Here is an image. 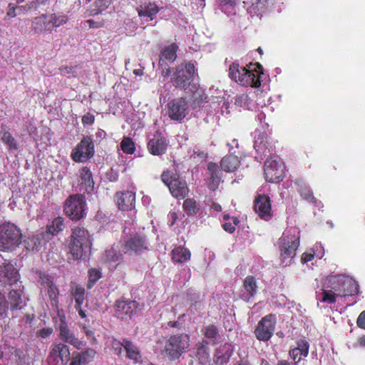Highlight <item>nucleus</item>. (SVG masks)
Masks as SVG:
<instances>
[{
  "label": "nucleus",
  "mask_w": 365,
  "mask_h": 365,
  "mask_svg": "<svg viewBox=\"0 0 365 365\" xmlns=\"http://www.w3.org/2000/svg\"><path fill=\"white\" fill-rule=\"evenodd\" d=\"M167 140L160 135H155L148 143V149L153 155H160L167 150Z\"/></svg>",
  "instance_id": "obj_22"
},
{
  "label": "nucleus",
  "mask_w": 365,
  "mask_h": 365,
  "mask_svg": "<svg viewBox=\"0 0 365 365\" xmlns=\"http://www.w3.org/2000/svg\"><path fill=\"white\" fill-rule=\"evenodd\" d=\"M94 122V116L91 113L84 115L82 118V123L84 125H91Z\"/></svg>",
  "instance_id": "obj_61"
},
{
  "label": "nucleus",
  "mask_w": 365,
  "mask_h": 365,
  "mask_svg": "<svg viewBox=\"0 0 365 365\" xmlns=\"http://www.w3.org/2000/svg\"><path fill=\"white\" fill-rule=\"evenodd\" d=\"M122 254L119 251V245H113L106 250L102 257L103 260L108 263L111 267H116L122 261Z\"/></svg>",
  "instance_id": "obj_25"
},
{
  "label": "nucleus",
  "mask_w": 365,
  "mask_h": 365,
  "mask_svg": "<svg viewBox=\"0 0 365 365\" xmlns=\"http://www.w3.org/2000/svg\"><path fill=\"white\" fill-rule=\"evenodd\" d=\"M91 247V235L83 227H75L72 230L69 242V250L73 259H78L90 251Z\"/></svg>",
  "instance_id": "obj_3"
},
{
  "label": "nucleus",
  "mask_w": 365,
  "mask_h": 365,
  "mask_svg": "<svg viewBox=\"0 0 365 365\" xmlns=\"http://www.w3.org/2000/svg\"><path fill=\"white\" fill-rule=\"evenodd\" d=\"M34 2L30 3L29 4H26L25 6L16 7L14 5V4L10 3L7 7L6 16L9 18H14L16 16L17 14L16 13V9H24L28 11L31 9L33 6Z\"/></svg>",
  "instance_id": "obj_48"
},
{
  "label": "nucleus",
  "mask_w": 365,
  "mask_h": 365,
  "mask_svg": "<svg viewBox=\"0 0 365 365\" xmlns=\"http://www.w3.org/2000/svg\"><path fill=\"white\" fill-rule=\"evenodd\" d=\"M207 342L205 341H199L195 345V349L197 350V354L199 356H202V357H207Z\"/></svg>",
  "instance_id": "obj_54"
},
{
  "label": "nucleus",
  "mask_w": 365,
  "mask_h": 365,
  "mask_svg": "<svg viewBox=\"0 0 365 365\" xmlns=\"http://www.w3.org/2000/svg\"><path fill=\"white\" fill-rule=\"evenodd\" d=\"M208 170L210 172V181L209 182V187L212 190H215L217 188L220 182V178L217 175V167L214 163H210L208 165Z\"/></svg>",
  "instance_id": "obj_37"
},
{
  "label": "nucleus",
  "mask_w": 365,
  "mask_h": 365,
  "mask_svg": "<svg viewBox=\"0 0 365 365\" xmlns=\"http://www.w3.org/2000/svg\"><path fill=\"white\" fill-rule=\"evenodd\" d=\"M58 316L60 319L59 336L61 340L66 343L71 344L78 349H81L86 345V342L78 339L76 337L74 334L71 331L68 325L65 322V315L63 313Z\"/></svg>",
  "instance_id": "obj_15"
},
{
  "label": "nucleus",
  "mask_w": 365,
  "mask_h": 365,
  "mask_svg": "<svg viewBox=\"0 0 365 365\" xmlns=\"http://www.w3.org/2000/svg\"><path fill=\"white\" fill-rule=\"evenodd\" d=\"M276 324V317L269 314L263 317L258 323L255 331V336L260 341H268L272 336Z\"/></svg>",
  "instance_id": "obj_12"
},
{
  "label": "nucleus",
  "mask_w": 365,
  "mask_h": 365,
  "mask_svg": "<svg viewBox=\"0 0 365 365\" xmlns=\"http://www.w3.org/2000/svg\"><path fill=\"white\" fill-rule=\"evenodd\" d=\"M0 280L13 284L18 281L19 273L14 265L5 261L0 264Z\"/></svg>",
  "instance_id": "obj_23"
},
{
  "label": "nucleus",
  "mask_w": 365,
  "mask_h": 365,
  "mask_svg": "<svg viewBox=\"0 0 365 365\" xmlns=\"http://www.w3.org/2000/svg\"><path fill=\"white\" fill-rule=\"evenodd\" d=\"M183 210L188 215H194L199 210L195 200L187 198L183 202Z\"/></svg>",
  "instance_id": "obj_44"
},
{
  "label": "nucleus",
  "mask_w": 365,
  "mask_h": 365,
  "mask_svg": "<svg viewBox=\"0 0 365 365\" xmlns=\"http://www.w3.org/2000/svg\"><path fill=\"white\" fill-rule=\"evenodd\" d=\"M111 0H97L95 4L98 9L97 13H101L106 9L110 4Z\"/></svg>",
  "instance_id": "obj_56"
},
{
  "label": "nucleus",
  "mask_w": 365,
  "mask_h": 365,
  "mask_svg": "<svg viewBox=\"0 0 365 365\" xmlns=\"http://www.w3.org/2000/svg\"><path fill=\"white\" fill-rule=\"evenodd\" d=\"M343 278V275H331L327 277L323 284L322 292L317 293V299L322 302L334 303L336 297H341Z\"/></svg>",
  "instance_id": "obj_4"
},
{
  "label": "nucleus",
  "mask_w": 365,
  "mask_h": 365,
  "mask_svg": "<svg viewBox=\"0 0 365 365\" xmlns=\"http://www.w3.org/2000/svg\"><path fill=\"white\" fill-rule=\"evenodd\" d=\"M160 10L155 2H145L136 8L138 16L145 21L153 20Z\"/></svg>",
  "instance_id": "obj_20"
},
{
  "label": "nucleus",
  "mask_w": 365,
  "mask_h": 365,
  "mask_svg": "<svg viewBox=\"0 0 365 365\" xmlns=\"http://www.w3.org/2000/svg\"><path fill=\"white\" fill-rule=\"evenodd\" d=\"M190 336L187 334H175L169 337L165 344V353L170 360H175L187 351L190 346Z\"/></svg>",
  "instance_id": "obj_6"
},
{
  "label": "nucleus",
  "mask_w": 365,
  "mask_h": 365,
  "mask_svg": "<svg viewBox=\"0 0 365 365\" xmlns=\"http://www.w3.org/2000/svg\"><path fill=\"white\" fill-rule=\"evenodd\" d=\"M162 181L168 187L171 195L177 199H184L189 192L186 181L179 175L173 173L163 172Z\"/></svg>",
  "instance_id": "obj_7"
},
{
  "label": "nucleus",
  "mask_w": 365,
  "mask_h": 365,
  "mask_svg": "<svg viewBox=\"0 0 365 365\" xmlns=\"http://www.w3.org/2000/svg\"><path fill=\"white\" fill-rule=\"evenodd\" d=\"M190 91L192 93V99L195 106H200L206 100V96L204 90L200 88L196 83L190 86Z\"/></svg>",
  "instance_id": "obj_35"
},
{
  "label": "nucleus",
  "mask_w": 365,
  "mask_h": 365,
  "mask_svg": "<svg viewBox=\"0 0 365 365\" xmlns=\"http://www.w3.org/2000/svg\"><path fill=\"white\" fill-rule=\"evenodd\" d=\"M248 101V96L246 94H242L240 96H237L235 98V104L243 107L245 106Z\"/></svg>",
  "instance_id": "obj_59"
},
{
  "label": "nucleus",
  "mask_w": 365,
  "mask_h": 365,
  "mask_svg": "<svg viewBox=\"0 0 365 365\" xmlns=\"http://www.w3.org/2000/svg\"><path fill=\"white\" fill-rule=\"evenodd\" d=\"M47 289L48 296L50 299L51 305L56 310L58 315L63 313V311L58 309V288L54 285L46 287Z\"/></svg>",
  "instance_id": "obj_34"
},
{
  "label": "nucleus",
  "mask_w": 365,
  "mask_h": 365,
  "mask_svg": "<svg viewBox=\"0 0 365 365\" xmlns=\"http://www.w3.org/2000/svg\"><path fill=\"white\" fill-rule=\"evenodd\" d=\"M89 274V281L88 284V287L91 288L93 284L96 283L101 277V272L99 269L92 268L88 272Z\"/></svg>",
  "instance_id": "obj_52"
},
{
  "label": "nucleus",
  "mask_w": 365,
  "mask_h": 365,
  "mask_svg": "<svg viewBox=\"0 0 365 365\" xmlns=\"http://www.w3.org/2000/svg\"><path fill=\"white\" fill-rule=\"evenodd\" d=\"M48 23H50L51 29L53 27L57 28L64 25L68 21V16L64 14H48Z\"/></svg>",
  "instance_id": "obj_39"
},
{
  "label": "nucleus",
  "mask_w": 365,
  "mask_h": 365,
  "mask_svg": "<svg viewBox=\"0 0 365 365\" xmlns=\"http://www.w3.org/2000/svg\"><path fill=\"white\" fill-rule=\"evenodd\" d=\"M309 347L308 342L302 339L297 341L296 348L289 351V356L295 361V365H299L301 360L307 356Z\"/></svg>",
  "instance_id": "obj_24"
},
{
  "label": "nucleus",
  "mask_w": 365,
  "mask_h": 365,
  "mask_svg": "<svg viewBox=\"0 0 365 365\" xmlns=\"http://www.w3.org/2000/svg\"><path fill=\"white\" fill-rule=\"evenodd\" d=\"M36 274L39 278L41 284L44 287H48L53 284V279L51 276L46 274L45 272L37 271Z\"/></svg>",
  "instance_id": "obj_49"
},
{
  "label": "nucleus",
  "mask_w": 365,
  "mask_h": 365,
  "mask_svg": "<svg viewBox=\"0 0 365 365\" xmlns=\"http://www.w3.org/2000/svg\"><path fill=\"white\" fill-rule=\"evenodd\" d=\"M96 354V352L94 349L88 348L78 354L81 358V359L83 361V364H86L93 359Z\"/></svg>",
  "instance_id": "obj_51"
},
{
  "label": "nucleus",
  "mask_w": 365,
  "mask_h": 365,
  "mask_svg": "<svg viewBox=\"0 0 365 365\" xmlns=\"http://www.w3.org/2000/svg\"><path fill=\"white\" fill-rule=\"evenodd\" d=\"M168 115L173 120L180 121L189 113L187 103L183 98L170 101L168 105Z\"/></svg>",
  "instance_id": "obj_14"
},
{
  "label": "nucleus",
  "mask_w": 365,
  "mask_h": 365,
  "mask_svg": "<svg viewBox=\"0 0 365 365\" xmlns=\"http://www.w3.org/2000/svg\"><path fill=\"white\" fill-rule=\"evenodd\" d=\"M124 253L130 252L138 254L148 249V245L145 238L139 235H134L125 239L121 245Z\"/></svg>",
  "instance_id": "obj_17"
},
{
  "label": "nucleus",
  "mask_w": 365,
  "mask_h": 365,
  "mask_svg": "<svg viewBox=\"0 0 365 365\" xmlns=\"http://www.w3.org/2000/svg\"><path fill=\"white\" fill-rule=\"evenodd\" d=\"M224 220L226 221L223 224V228L225 231L232 233L235 230V226L240 222V221L235 217H230L228 215H224Z\"/></svg>",
  "instance_id": "obj_47"
},
{
  "label": "nucleus",
  "mask_w": 365,
  "mask_h": 365,
  "mask_svg": "<svg viewBox=\"0 0 365 365\" xmlns=\"http://www.w3.org/2000/svg\"><path fill=\"white\" fill-rule=\"evenodd\" d=\"M88 24L90 28H101L103 26V24L100 21H96L92 19H88L86 21Z\"/></svg>",
  "instance_id": "obj_64"
},
{
  "label": "nucleus",
  "mask_w": 365,
  "mask_h": 365,
  "mask_svg": "<svg viewBox=\"0 0 365 365\" xmlns=\"http://www.w3.org/2000/svg\"><path fill=\"white\" fill-rule=\"evenodd\" d=\"M138 304L135 301L117 300L115 304V314L120 319L130 318L136 312Z\"/></svg>",
  "instance_id": "obj_18"
},
{
  "label": "nucleus",
  "mask_w": 365,
  "mask_h": 365,
  "mask_svg": "<svg viewBox=\"0 0 365 365\" xmlns=\"http://www.w3.org/2000/svg\"><path fill=\"white\" fill-rule=\"evenodd\" d=\"M21 242L20 230L14 224L4 223L0 225V250L11 251Z\"/></svg>",
  "instance_id": "obj_5"
},
{
  "label": "nucleus",
  "mask_w": 365,
  "mask_h": 365,
  "mask_svg": "<svg viewBox=\"0 0 365 365\" xmlns=\"http://www.w3.org/2000/svg\"><path fill=\"white\" fill-rule=\"evenodd\" d=\"M356 323L360 328L365 329V310L359 314Z\"/></svg>",
  "instance_id": "obj_63"
},
{
  "label": "nucleus",
  "mask_w": 365,
  "mask_h": 365,
  "mask_svg": "<svg viewBox=\"0 0 365 365\" xmlns=\"http://www.w3.org/2000/svg\"><path fill=\"white\" fill-rule=\"evenodd\" d=\"M299 230L296 227L287 228L279 239L278 247L280 259L284 266L289 265L295 257L296 251L299 245Z\"/></svg>",
  "instance_id": "obj_1"
},
{
  "label": "nucleus",
  "mask_w": 365,
  "mask_h": 365,
  "mask_svg": "<svg viewBox=\"0 0 365 365\" xmlns=\"http://www.w3.org/2000/svg\"><path fill=\"white\" fill-rule=\"evenodd\" d=\"M195 66L192 63H182L178 66L172 76L171 80L173 85L178 88H186L191 86L194 79Z\"/></svg>",
  "instance_id": "obj_8"
},
{
  "label": "nucleus",
  "mask_w": 365,
  "mask_h": 365,
  "mask_svg": "<svg viewBox=\"0 0 365 365\" xmlns=\"http://www.w3.org/2000/svg\"><path fill=\"white\" fill-rule=\"evenodd\" d=\"M240 165V160L235 155H227L221 160V168L226 172L235 171Z\"/></svg>",
  "instance_id": "obj_32"
},
{
  "label": "nucleus",
  "mask_w": 365,
  "mask_h": 365,
  "mask_svg": "<svg viewBox=\"0 0 365 365\" xmlns=\"http://www.w3.org/2000/svg\"><path fill=\"white\" fill-rule=\"evenodd\" d=\"M220 9L227 16L235 14L236 0H218Z\"/></svg>",
  "instance_id": "obj_38"
},
{
  "label": "nucleus",
  "mask_w": 365,
  "mask_h": 365,
  "mask_svg": "<svg viewBox=\"0 0 365 365\" xmlns=\"http://www.w3.org/2000/svg\"><path fill=\"white\" fill-rule=\"evenodd\" d=\"M268 0H252L251 5L247 8V12L252 17L261 18L267 10Z\"/></svg>",
  "instance_id": "obj_30"
},
{
  "label": "nucleus",
  "mask_w": 365,
  "mask_h": 365,
  "mask_svg": "<svg viewBox=\"0 0 365 365\" xmlns=\"http://www.w3.org/2000/svg\"><path fill=\"white\" fill-rule=\"evenodd\" d=\"M70 360V350L65 344L53 343L51 346L47 361L50 365H66Z\"/></svg>",
  "instance_id": "obj_11"
},
{
  "label": "nucleus",
  "mask_w": 365,
  "mask_h": 365,
  "mask_svg": "<svg viewBox=\"0 0 365 365\" xmlns=\"http://www.w3.org/2000/svg\"><path fill=\"white\" fill-rule=\"evenodd\" d=\"M190 252L182 247H175L172 252V258L176 262L183 263L190 259Z\"/></svg>",
  "instance_id": "obj_33"
},
{
  "label": "nucleus",
  "mask_w": 365,
  "mask_h": 365,
  "mask_svg": "<svg viewBox=\"0 0 365 365\" xmlns=\"http://www.w3.org/2000/svg\"><path fill=\"white\" fill-rule=\"evenodd\" d=\"M109 344L113 354L116 355H120L123 349H124V339L123 341H120L115 339H111Z\"/></svg>",
  "instance_id": "obj_50"
},
{
  "label": "nucleus",
  "mask_w": 365,
  "mask_h": 365,
  "mask_svg": "<svg viewBox=\"0 0 365 365\" xmlns=\"http://www.w3.org/2000/svg\"><path fill=\"white\" fill-rule=\"evenodd\" d=\"M64 210L66 214L73 220L82 218L86 212V201L82 195L69 196L65 202Z\"/></svg>",
  "instance_id": "obj_9"
},
{
  "label": "nucleus",
  "mask_w": 365,
  "mask_h": 365,
  "mask_svg": "<svg viewBox=\"0 0 365 365\" xmlns=\"http://www.w3.org/2000/svg\"><path fill=\"white\" fill-rule=\"evenodd\" d=\"M244 290L242 293V297L248 301L257 293V282L253 277H247L244 280Z\"/></svg>",
  "instance_id": "obj_29"
},
{
  "label": "nucleus",
  "mask_w": 365,
  "mask_h": 365,
  "mask_svg": "<svg viewBox=\"0 0 365 365\" xmlns=\"http://www.w3.org/2000/svg\"><path fill=\"white\" fill-rule=\"evenodd\" d=\"M202 331L207 339L211 340L213 343H215L218 335V331L215 326L208 325L202 329Z\"/></svg>",
  "instance_id": "obj_46"
},
{
  "label": "nucleus",
  "mask_w": 365,
  "mask_h": 365,
  "mask_svg": "<svg viewBox=\"0 0 365 365\" xmlns=\"http://www.w3.org/2000/svg\"><path fill=\"white\" fill-rule=\"evenodd\" d=\"M264 171L267 181L278 182L283 179L284 165L280 158L273 156L265 162Z\"/></svg>",
  "instance_id": "obj_10"
},
{
  "label": "nucleus",
  "mask_w": 365,
  "mask_h": 365,
  "mask_svg": "<svg viewBox=\"0 0 365 365\" xmlns=\"http://www.w3.org/2000/svg\"><path fill=\"white\" fill-rule=\"evenodd\" d=\"M254 147L259 154L264 155V157L270 153L269 149L264 148V145H262V142L258 143L257 141H256L255 143Z\"/></svg>",
  "instance_id": "obj_58"
},
{
  "label": "nucleus",
  "mask_w": 365,
  "mask_h": 365,
  "mask_svg": "<svg viewBox=\"0 0 365 365\" xmlns=\"http://www.w3.org/2000/svg\"><path fill=\"white\" fill-rule=\"evenodd\" d=\"M94 154V145L90 138H83L71 153L72 159L76 162H84Z\"/></svg>",
  "instance_id": "obj_13"
},
{
  "label": "nucleus",
  "mask_w": 365,
  "mask_h": 365,
  "mask_svg": "<svg viewBox=\"0 0 365 365\" xmlns=\"http://www.w3.org/2000/svg\"><path fill=\"white\" fill-rule=\"evenodd\" d=\"M83 330L88 339L90 340L91 343L96 344L98 343L97 339L95 336V333L93 330L90 329L86 326L83 327Z\"/></svg>",
  "instance_id": "obj_57"
},
{
  "label": "nucleus",
  "mask_w": 365,
  "mask_h": 365,
  "mask_svg": "<svg viewBox=\"0 0 365 365\" xmlns=\"http://www.w3.org/2000/svg\"><path fill=\"white\" fill-rule=\"evenodd\" d=\"M78 175L81 179V185L84 187L86 191L88 192L93 191L94 182L90 169L87 167H83L79 170Z\"/></svg>",
  "instance_id": "obj_28"
},
{
  "label": "nucleus",
  "mask_w": 365,
  "mask_h": 365,
  "mask_svg": "<svg viewBox=\"0 0 365 365\" xmlns=\"http://www.w3.org/2000/svg\"><path fill=\"white\" fill-rule=\"evenodd\" d=\"M27 245V249H30L32 250H38L41 247V240L38 237H33L30 238L29 241L26 242Z\"/></svg>",
  "instance_id": "obj_53"
},
{
  "label": "nucleus",
  "mask_w": 365,
  "mask_h": 365,
  "mask_svg": "<svg viewBox=\"0 0 365 365\" xmlns=\"http://www.w3.org/2000/svg\"><path fill=\"white\" fill-rule=\"evenodd\" d=\"M297 183L299 187V192L302 197L307 200L314 202L315 198L313 196L309 187H307V185L301 180H298Z\"/></svg>",
  "instance_id": "obj_43"
},
{
  "label": "nucleus",
  "mask_w": 365,
  "mask_h": 365,
  "mask_svg": "<svg viewBox=\"0 0 365 365\" xmlns=\"http://www.w3.org/2000/svg\"><path fill=\"white\" fill-rule=\"evenodd\" d=\"M255 210L260 218L264 220H269L272 216L269 197L266 195H259L255 199Z\"/></svg>",
  "instance_id": "obj_19"
},
{
  "label": "nucleus",
  "mask_w": 365,
  "mask_h": 365,
  "mask_svg": "<svg viewBox=\"0 0 365 365\" xmlns=\"http://www.w3.org/2000/svg\"><path fill=\"white\" fill-rule=\"evenodd\" d=\"M230 77L237 83L245 86L257 88L261 85L262 66L251 64L249 68L232 63L229 69Z\"/></svg>",
  "instance_id": "obj_2"
},
{
  "label": "nucleus",
  "mask_w": 365,
  "mask_h": 365,
  "mask_svg": "<svg viewBox=\"0 0 365 365\" xmlns=\"http://www.w3.org/2000/svg\"><path fill=\"white\" fill-rule=\"evenodd\" d=\"M48 14H43L32 20L31 29L36 34H41L46 31H51V26L48 23Z\"/></svg>",
  "instance_id": "obj_27"
},
{
  "label": "nucleus",
  "mask_w": 365,
  "mask_h": 365,
  "mask_svg": "<svg viewBox=\"0 0 365 365\" xmlns=\"http://www.w3.org/2000/svg\"><path fill=\"white\" fill-rule=\"evenodd\" d=\"M120 148L123 153L126 154H133L135 150V146L133 140L128 137L123 138L120 143Z\"/></svg>",
  "instance_id": "obj_45"
},
{
  "label": "nucleus",
  "mask_w": 365,
  "mask_h": 365,
  "mask_svg": "<svg viewBox=\"0 0 365 365\" xmlns=\"http://www.w3.org/2000/svg\"><path fill=\"white\" fill-rule=\"evenodd\" d=\"M64 227L63 219L62 217L55 218L50 225L47 226V230L52 235H57L62 231Z\"/></svg>",
  "instance_id": "obj_42"
},
{
  "label": "nucleus",
  "mask_w": 365,
  "mask_h": 365,
  "mask_svg": "<svg viewBox=\"0 0 365 365\" xmlns=\"http://www.w3.org/2000/svg\"><path fill=\"white\" fill-rule=\"evenodd\" d=\"M115 197L120 210H130L135 207V194L134 192L127 190L117 193Z\"/></svg>",
  "instance_id": "obj_21"
},
{
  "label": "nucleus",
  "mask_w": 365,
  "mask_h": 365,
  "mask_svg": "<svg viewBox=\"0 0 365 365\" xmlns=\"http://www.w3.org/2000/svg\"><path fill=\"white\" fill-rule=\"evenodd\" d=\"M53 332V329L51 328H43L39 330L38 335L41 338L48 337Z\"/></svg>",
  "instance_id": "obj_62"
},
{
  "label": "nucleus",
  "mask_w": 365,
  "mask_h": 365,
  "mask_svg": "<svg viewBox=\"0 0 365 365\" xmlns=\"http://www.w3.org/2000/svg\"><path fill=\"white\" fill-rule=\"evenodd\" d=\"M178 49V46L177 44L171 43L165 46L161 51L159 66L162 70V75L165 77L168 78L171 74L170 68L166 65L165 61L173 62L176 59Z\"/></svg>",
  "instance_id": "obj_16"
},
{
  "label": "nucleus",
  "mask_w": 365,
  "mask_h": 365,
  "mask_svg": "<svg viewBox=\"0 0 365 365\" xmlns=\"http://www.w3.org/2000/svg\"><path fill=\"white\" fill-rule=\"evenodd\" d=\"M71 294L75 299L76 304L81 306L84 301L85 289L78 284L71 286Z\"/></svg>",
  "instance_id": "obj_40"
},
{
  "label": "nucleus",
  "mask_w": 365,
  "mask_h": 365,
  "mask_svg": "<svg viewBox=\"0 0 365 365\" xmlns=\"http://www.w3.org/2000/svg\"><path fill=\"white\" fill-rule=\"evenodd\" d=\"M124 350L125 351V356L137 364L142 361V355L137 345L133 342L124 339Z\"/></svg>",
  "instance_id": "obj_26"
},
{
  "label": "nucleus",
  "mask_w": 365,
  "mask_h": 365,
  "mask_svg": "<svg viewBox=\"0 0 365 365\" xmlns=\"http://www.w3.org/2000/svg\"><path fill=\"white\" fill-rule=\"evenodd\" d=\"M9 300L11 311L21 309L20 304L22 302L21 292L20 289H13L9 292Z\"/></svg>",
  "instance_id": "obj_36"
},
{
  "label": "nucleus",
  "mask_w": 365,
  "mask_h": 365,
  "mask_svg": "<svg viewBox=\"0 0 365 365\" xmlns=\"http://www.w3.org/2000/svg\"><path fill=\"white\" fill-rule=\"evenodd\" d=\"M1 140L7 146L9 150L15 151L18 149L16 140L9 132H3L1 133Z\"/></svg>",
  "instance_id": "obj_41"
},
{
  "label": "nucleus",
  "mask_w": 365,
  "mask_h": 365,
  "mask_svg": "<svg viewBox=\"0 0 365 365\" xmlns=\"http://www.w3.org/2000/svg\"><path fill=\"white\" fill-rule=\"evenodd\" d=\"M9 309V305L6 302L5 296L0 292V315L4 316L6 314Z\"/></svg>",
  "instance_id": "obj_55"
},
{
  "label": "nucleus",
  "mask_w": 365,
  "mask_h": 365,
  "mask_svg": "<svg viewBox=\"0 0 365 365\" xmlns=\"http://www.w3.org/2000/svg\"><path fill=\"white\" fill-rule=\"evenodd\" d=\"M314 254L312 252H304L302 256V263H307L308 262L312 261L314 259Z\"/></svg>",
  "instance_id": "obj_60"
},
{
  "label": "nucleus",
  "mask_w": 365,
  "mask_h": 365,
  "mask_svg": "<svg viewBox=\"0 0 365 365\" xmlns=\"http://www.w3.org/2000/svg\"><path fill=\"white\" fill-rule=\"evenodd\" d=\"M341 296L354 295L358 292V284L351 277L343 275Z\"/></svg>",
  "instance_id": "obj_31"
}]
</instances>
